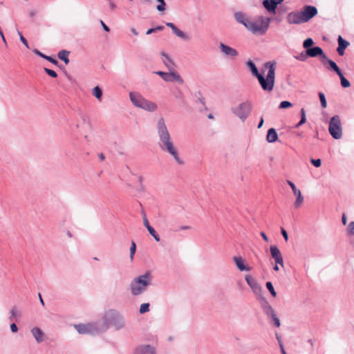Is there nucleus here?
I'll return each instance as SVG.
<instances>
[{
  "mask_svg": "<svg viewBox=\"0 0 354 354\" xmlns=\"http://www.w3.org/2000/svg\"><path fill=\"white\" fill-rule=\"evenodd\" d=\"M156 128L158 139V145L160 150L168 153L179 165H183L184 161L178 154L163 117L158 118Z\"/></svg>",
  "mask_w": 354,
  "mask_h": 354,
  "instance_id": "nucleus-1",
  "label": "nucleus"
},
{
  "mask_svg": "<svg viewBox=\"0 0 354 354\" xmlns=\"http://www.w3.org/2000/svg\"><path fill=\"white\" fill-rule=\"evenodd\" d=\"M246 65L250 68L252 75L257 77L263 91L271 92L274 86L276 62H267L264 64V68L268 70L266 76L259 73L255 64L252 60H248Z\"/></svg>",
  "mask_w": 354,
  "mask_h": 354,
  "instance_id": "nucleus-2",
  "label": "nucleus"
},
{
  "mask_svg": "<svg viewBox=\"0 0 354 354\" xmlns=\"http://www.w3.org/2000/svg\"><path fill=\"white\" fill-rule=\"evenodd\" d=\"M102 320L104 324L103 330L112 328L115 331H120L127 328L125 317L120 312L115 309H111L106 312Z\"/></svg>",
  "mask_w": 354,
  "mask_h": 354,
  "instance_id": "nucleus-3",
  "label": "nucleus"
},
{
  "mask_svg": "<svg viewBox=\"0 0 354 354\" xmlns=\"http://www.w3.org/2000/svg\"><path fill=\"white\" fill-rule=\"evenodd\" d=\"M151 281L152 276L149 272L133 278L129 284L131 295L136 297L143 294L151 285Z\"/></svg>",
  "mask_w": 354,
  "mask_h": 354,
  "instance_id": "nucleus-4",
  "label": "nucleus"
},
{
  "mask_svg": "<svg viewBox=\"0 0 354 354\" xmlns=\"http://www.w3.org/2000/svg\"><path fill=\"white\" fill-rule=\"evenodd\" d=\"M129 95V100L135 107L151 113L158 110V105L155 102L147 100L140 93L131 91Z\"/></svg>",
  "mask_w": 354,
  "mask_h": 354,
  "instance_id": "nucleus-5",
  "label": "nucleus"
},
{
  "mask_svg": "<svg viewBox=\"0 0 354 354\" xmlns=\"http://www.w3.org/2000/svg\"><path fill=\"white\" fill-rule=\"evenodd\" d=\"M270 19L268 17H259L257 20H250L246 28L254 34L263 35L268 30Z\"/></svg>",
  "mask_w": 354,
  "mask_h": 354,
  "instance_id": "nucleus-6",
  "label": "nucleus"
},
{
  "mask_svg": "<svg viewBox=\"0 0 354 354\" xmlns=\"http://www.w3.org/2000/svg\"><path fill=\"white\" fill-rule=\"evenodd\" d=\"M328 131L334 139L339 140L342 137V126L339 115H335L330 118Z\"/></svg>",
  "mask_w": 354,
  "mask_h": 354,
  "instance_id": "nucleus-7",
  "label": "nucleus"
},
{
  "mask_svg": "<svg viewBox=\"0 0 354 354\" xmlns=\"http://www.w3.org/2000/svg\"><path fill=\"white\" fill-rule=\"evenodd\" d=\"M73 326L79 334L94 335L102 331L98 324L96 322L74 324Z\"/></svg>",
  "mask_w": 354,
  "mask_h": 354,
  "instance_id": "nucleus-8",
  "label": "nucleus"
},
{
  "mask_svg": "<svg viewBox=\"0 0 354 354\" xmlns=\"http://www.w3.org/2000/svg\"><path fill=\"white\" fill-rule=\"evenodd\" d=\"M252 109V105L249 102L241 103L236 107L232 109V112L240 120L244 122L249 116Z\"/></svg>",
  "mask_w": 354,
  "mask_h": 354,
  "instance_id": "nucleus-9",
  "label": "nucleus"
},
{
  "mask_svg": "<svg viewBox=\"0 0 354 354\" xmlns=\"http://www.w3.org/2000/svg\"><path fill=\"white\" fill-rule=\"evenodd\" d=\"M156 73L160 76L165 82H177L180 84H183L184 83L183 79L176 71H172L170 73L157 71Z\"/></svg>",
  "mask_w": 354,
  "mask_h": 354,
  "instance_id": "nucleus-10",
  "label": "nucleus"
},
{
  "mask_svg": "<svg viewBox=\"0 0 354 354\" xmlns=\"http://www.w3.org/2000/svg\"><path fill=\"white\" fill-rule=\"evenodd\" d=\"M317 14V9L313 6H306L300 12V15L304 23L308 21Z\"/></svg>",
  "mask_w": 354,
  "mask_h": 354,
  "instance_id": "nucleus-11",
  "label": "nucleus"
},
{
  "mask_svg": "<svg viewBox=\"0 0 354 354\" xmlns=\"http://www.w3.org/2000/svg\"><path fill=\"white\" fill-rule=\"evenodd\" d=\"M245 280L247 284L252 289V292L254 294H256L257 296H259L261 294L262 288L257 283V280L254 278H253L252 276H250L249 274H247L245 276Z\"/></svg>",
  "mask_w": 354,
  "mask_h": 354,
  "instance_id": "nucleus-12",
  "label": "nucleus"
},
{
  "mask_svg": "<svg viewBox=\"0 0 354 354\" xmlns=\"http://www.w3.org/2000/svg\"><path fill=\"white\" fill-rule=\"evenodd\" d=\"M219 48L221 53L230 59H235L239 56L238 51L222 42L219 43Z\"/></svg>",
  "mask_w": 354,
  "mask_h": 354,
  "instance_id": "nucleus-13",
  "label": "nucleus"
},
{
  "mask_svg": "<svg viewBox=\"0 0 354 354\" xmlns=\"http://www.w3.org/2000/svg\"><path fill=\"white\" fill-rule=\"evenodd\" d=\"M287 183L291 187L292 192L295 196H296L297 198L294 203V205L295 208H299L304 203V197L301 195V192L299 189H298L295 185L290 180H288Z\"/></svg>",
  "mask_w": 354,
  "mask_h": 354,
  "instance_id": "nucleus-14",
  "label": "nucleus"
},
{
  "mask_svg": "<svg viewBox=\"0 0 354 354\" xmlns=\"http://www.w3.org/2000/svg\"><path fill=\"white\" fill-rule=\"evenodd\" d=\"M270 254L274 259L275 263L279 264L281 267H284L283 260L281 253L277 245H271L270 248Z\"/></svg>",
  "mask_w": 354,
  "mask_h": 354,
  "instance_id": "nucleus-15",
  "label": "nucleus"
},
{
  "mask_svg": "<svg viewBox=\"0 0 354 354\" xmlns=\"http://www.w3.org/2000/svg\"><path fill=\"white\" fill-rule=\"evenodd\" d=\"M133 354H156V351L153 346L142 344L135 348Z\"/></svg>",
  "mask_w": 354,
  "mask_h": 354,
  "instance_id": "nucleus-16",
  "label": "nucleus"
},
{
  "mask_svg": "<svg viewBox=\"0 0 354 354\" xmlns=\"http://www.w3.org/2000/svg\"><path fill=\"white\" fill-rule=\"evenodd\" d=\"M306 54L307 56H309L310 57L320 56L323 59H327V56L326 55V54H324L322 48L319 46H315L307 49L306 50Z\"/></svg>",
  "mask_w": 354,
  "mask_h": 354,
  "instance_id": "nucleus-17",
  "label": "nucleus"
},
{
  "mask_svg": "<svg viewBox=\"0 0 354 354\" xmlns=\"http://www.w3.org/2000/svg\"><path fill=\"white\" fill-rule=\"evenodd\" d=\"M166 26L169 27L173 32L178 37L181 38L182 39L185 41H189L190 39L189 36L188 34L184 32L183 31L180 30L177 26L171 22L166 23Z\"/></svg>",
  "mask_w": 354,
  "mask_h": 354,
  "instance_id": "nucleus-18",
  "label": "nucleus"
},
{
  "mask_svg": "<svg viewBox=\"0 0 354 354\" xmlns=\"http://www.w3.org/2000/svg\"><path fill=\"white\" fill-rule=\"evenodd\" d=\"M286 20L289 24H300L304 23L300 12H291L288 13Z\"/></svg>",
  "mask_w": 354,
  "mask_h": 354,
  "instance_id": "nucleus-19",
  "label": "nucleus"
},
{
  "mask_svg": "<svg viewBox=\"0 0 354 354\" xmlns=\"http://www.w3.org/2000/svg\"><path fill=\"white\" fill-rule=\"evenodd\" d=\"M283 1V0H263V5L268 11L275 13L277 6Z\"/></svg>",
  "mask_w": 354,
  "mask_h": 354,
  "instance_id": "nucleus-20",
  "label": "nucleus"
},
{
  "mask_svg": "<svg viewBox=\"0 0 354 354\" xmlns=\"http://www.w3.org/2000/svg\"><path fill=\"white\" fill-rule=\"evenodd\" d=\"M30 333L37 343L39 344L44 341L45 334L40 328L37 326L33 327L30 330Z\"/></svg>",
  "mask_w": 354,
  "mask_h": 354,
  "instance_id": "nucleus-21",
  "label": "nucleus"
},
{
  "mask_svg": "<svg viewBox=\"0 0 354 354\" xmlns=\"http://www.w3.org/2000/svg\"><path fill=\"white\" fill-rule=\"evenodd\" d=\"M233 261L239 271H250L251 268L245 265L244 260L241 257H234Z\"/></svg>",
  "mask_w": 354,
  "mask_h": 354,
  "instance_id": "nucleus-22",
  "label": "nucleus"
},
{
  "mask_svg": "<svg viewBox=\"0 0 354 354\" xmlns=\"http://www.w3.org/2000/svg\"><path fill=\"white\" fill-rule=\"evenodd\" d=\"M338 41V47H337V53L339 55L342 56L344 54L345 49L349 45V42L346 40L344 39L342 36H339L337 39Z\"/></svg>",
  "mask_w": 354,
  "mask_h": 354,
  "instance_id": "nucleus-23",
  "label": "nucleus"
},
{
  "mask_svg": "<svg viewBox=\"0 0 354 354\" xmlns=\"http://www.w3.org/2000/svg\"><path fill=\"white\" fill-rule=\"evenodd\" d=\"M278 135L276 130L273 128L270 129L268 131L266 140L268 142L272 143L277 140Z\"/></svg>",
  "mask_w": 354,
  "mask_h": 354,
  "instance_id": "nucleus-24",
  "label": "nucleus"
},
{
  "mask_svg": "<svg viewBox=\"0 0 354 354\" xmlns=\"http://www.w3.org/2000/svg\"><path fill=\"white\" fill-rule=\"evenodd\" d=\"M160 55L162 57H164V64L169 69L173 68L174 66V63L170 56L165 52H161Z\"/></svg>",
  "mask_w": 354,
  "mask_h": 354,
  "instance_id": "nucleus-25",
  "label": "nucleus"
},
{
  "mask_svg": "<svg viewBox=\"0 0 354 354\" xmlns=\"http://www.w3.org/2000/svg\"><path fill=\"white\" fill-rule=\"evenodd\" d=\"M234 17L239 23L243 24L246 28L250 19L247 18L244 14L241 12H236Z\"/></svg>",
  "mask_w": 354,
  "mask_h": 354,
  "instance_id": "nucleus-26",
  "label": "nucleus"
},
{
  "mask_svg": "<svg viewBox=\"0 0 354 354\" xmlns=\"http://www.w3.org/2000/svg\"><path fill=\"white\" fill-rule=\"evenodd\" d=\"M68 55L69 51L62 50L58 53L57 56L59 59L62 60L66 64H68L69 63Z\"/></svg>",
  "mask_w": 354,
  "mask_h": 354,
  "instance_id": "nucleus-27",
  "label": "nucleus"
},
{
  "mask_svg": "<svg viewBox=\"0 0 354 354\" xmlns=\"http://www.w3.org/2000/svg\"><path fill=\"white\" fill-rule=\"evenodd\" d=\"M21 313L18 310L16 306H12L10 310L9 319L13 321L16 317H20Z\"/></svg>",
  "mask_w": 354,
  "mask_h": 354,
  "instance_id": "nucleus-28",
  "label": "nucleus"
},
{
  "mask_svg": "<svg viewBox=\"0 0 354 354\" xmlns=\"http://www.w3.org/2000/svg\"><path fill=\"white\" fill-rule=\"evenodd\" d=\"M326 62L330 65V68L338 75L340 73H342V71H340V69L339 68V67L337 66V65L336 64V63L331 60V59H329L327 58V59H325Z\"/></svg>",
  "mask_w": 354,
  "mask_h": 354,
  "instance_id": "nucleus-29",
  "label": "nucleus"
},
{
  "mask_svg": "<svg viewBox=\"0 0 354 354\" xmlns=\"http://www.w3.org/2000/svg\"><path fill=\"white\" fill-rule=\"evenodd\" d=\"M338 76L340 78L341 85L342 87L348 88L351 86L349 81L344 76L342 73H340L339 74H338Z\"/></svg>",
  "mask_w": 354,
  "mask_h": 354,
  "instance_id": "nucleus-30",
  "label": "nucleus"
},
{
  "mask_svg": "<svg viewBox=\"0 0 354 354\" xmlns=\"http://www.w3.org/2000/svg\"><path fill=\"white\" fill-rule=\"evenodd\" d=\"M92 94L97 99V100H100V98L102 97V89L98 86H95L93 88V91H92Z\"/></svg>",
  "mask_w": 354,
  "mask_h": 354,
  "instance_id": "nucleus-31",
  "label": "nucleus"
},
{
  "mask_svg": "<svg viewBox=\"0 0 354 354\" xmlns=\"http://www.w3.org/2000/svg\"><path fill=\"white\" fill-rule=\"evenodd\" d=\"M146 228L147 229L149 233L154 238V239L158 242L160 241V236L156 233V230L151 226H147Z\"/></svg>",
  "mask_w": 354,
  "mask_h": 354,
  "instance_id": "nucleus-32",
  "label": "nucleus"
},
{
  "mask_svg": "<svg viewBox=\"0 0 354 354\" xmlns=\"http://www.w3.org/2000/svg\"><path fill=\"white\" fill-rule=\"evenodd\" d=\"M259 299L261 301V305L263 308V310L267 308V306H270V304L267 301V299L261 295V294L259 296H257Z\"/></svg>",
  "mask_w": 354,
  "mask_h": 354,
  "instance_id": "nucleus-33",
  "label": "nucleus"
},
{
  "mask_svg": "<svg viewBox=\"0 0 354 354\" xmlns=\"http://www.w3.org/2000/svg\"><path fill=\"white\" fill-rule=\"evenodd\" d=\"M158 2V5L156 6V9L159 12H164L166 10V3L165 0H156Z\"/></svg>",
  "mask_w": 354,
  "mask_h": 354,
  "instance_id": "nucleus-34",
  "label": "nucleus"
},
{
  "mask_svg": "<svg viewBox=\"0 0 354 354\" xmlns=\"http://www.w3.org/2000/svg\"><path fill=\"white\" fill-rule=\"evenodd\" d=\"M263 312L268 317H274V315H275V312L270 305L269 306H267V308L263 310Z\"/></svg>",
  "mask_w": 354,
  "mask_h": 354,
  "instance_id": "nucleus-35",
  "label": "nucleus"
},
{
  "mask_svg": "<svg viewBox=\"0 0 354 354\" xmlns=\"http://www.w3.org/2000/svg\"><path fill=\"white\" fill-rule=\"evenodd\" d=\"M149 311V304L144 303L140 305L139 312L140 314H144Z\"/></svg>",
  "mask_w": 354,
  "mask_h": 354,
  "instance_id": "nucleus-36",
  "label": "nucleus"
},
{
  "mask_svg": "<svg viewBox=\"0 0 354 354\" xmlns=\"http://www.w3.org/2000/svg\"><path fill=\"white\" fill-rule=\"evenodd\" d=\"M266 288H268V290L270 291V294L272 295V297H275L277 296V293L274 289V287H273V285L272 283V282L270 281H268L266 284Z\"/></svg>",
  "mask_w": 354,
  "mask_h": 354,
  "instance_id": "nucleus-37",
  "label": "nucleus"
},
{
  "mask_svg": "<svg viewBox=\"0 0 354 354\" xmlns=\"http://www.w3.org/2000/svg\"><path fill=\"white\" fill-rule=\"evenodd\" d=\"M319 100H320L322 107V108H326V106H327V102H326V99L325 97L324 94L323 93H322V92H319Z\"/></svg>",
  "mask_w": 354,
  "mask_h": 354,
  "instance_id": "nucleus-38",
  "label": "nucleus"
},
{
  "mask_svg": "<svg viewBox=\"0 0 354 354\" xmlns=\"http://www.w3.org/2000/svg\"><path fill=\"white\" fill-rule=\"evenodd\" d=\"M313 44V40L311 38H308L304 40L303 43V47L304 48L308 49Z\"/></svg>",
  "mask_w": 354,
  "mask_h": 354,
  "instance_id": "nucleus-39",
  "label": "nucleus"
},
{
  "mask_svg": "<svg viewBox=\"0 0 354 354\" xmlns=\"http://www.w3.org/2000/svg\"><path fill=\"white\" fill-rule=\"evenodd\" d=\"M346 232L348 234L354 235V221L349 223Z\"/></svg>",
  "mask_w": 354,
  "mask_h": 354,
  "instance_id": "nucleus-40",
  "label": "nucleus"
},
{
  "mask_svg": "<svg viewBox=\"0 0 354 354\" xmlns=\"http://www.w3.org/2000/svg\"><path fill=\"white\" fill-rule=\"evenodd\" d=\"M136 250V243L133 241H132L131 245L130 247V258L131 260L133 259V256L135 254Z\"/></svg>",
  "mask_w": 354,
  "mask_h": 354,
  "instance_id": "nucleus-41",
  "label": "nucleus"
},
{
  "mask_svg": "<svg viewBox=\"0 0 354 354\" xmlns=\"http://www.w3.org/2000/svg\"><path fill=\"white\" fill-rule=\"evenodd\" d=\"M292 106V104L290 102L283 101L280 103L279 108V109H286V108L291 107Z\"/></svg>",
  "mask_w": 354,
  "mask_h": 354,
  "instance_id": "nucleus-42",
  "label": "nucleus"
},
{
  "mask_svg": "<svg viewBox=\"0 0 354 354\" xmlns=\"http://www.w3.org/2000/svg\"><path fill=\"white\" fill-rule=\"evenodd\" d=\"M17 33H18V35L19 36V39H20L21 41L25 45V46L27 48H29V46H28V41L26 39V38L22 35L21 32L19 30H17Z\"/></svg>",
  "mask_w": 354,
  "mask_h": 354,
  "instance_id": "nucleus-43",
  "label": "nucleus"
},
{
  "mask_svg": "<svg viewBox=\"0 0 354 354\" xmlns=\"http://www.w3.org/2000/svg\"><path fill=\"white\" fill-rule=\"evenodd\" d=\"M44 71L48 75H50L52 77H57V73L53 70H51V69H49L47 68H44Z\"/></svg>",
  "mask_w": 354,
  "mask_h": 354,
  "instance_id": "nucleus-44",
  "label": "nucleus"
},
{
  "mask_svg": "<svg viewBox=\"0 0 354 354\" xmlns=\"http://www.w3.org/2000/svg\"><path fill=\"white\" fill-rule=\"evenodd\" d=\"M310 162L316 167H319L322 165V161L320 159H311Z\"/></svg>",
  "mask_w": 354,
  "mask_h": 354,
  "instance_id": "nucleus-45",
  "label": "nucleus"
},
{
  "mask_svg": "<svg viewBox=\"0 0 354 354\" xmlns=\"http://www.w3.org/2000/svg\"><path fill=\"white\" fill-rule=\"evenodd\" d=\"M272 318V320L274 322V325L277 326V327H279L280 326V320L277 317L276 314L274 315V317H271Z\"/></svg>",
  "mask_w": 354,
  "mask_h": 354,
  "instance_id": "nucleus-46",
  "label": "nucleus"
},
{
  "mask_svg": "<svg viewBox=\"0 0 354 354\" xmlns=\"http://www.w3.org/2000/svg\"><path fill=\"white\" fill-rule=\"evenodd\" d=\"M44 59L49 61L50 62H51L53 64H57V63H58L55 59H54L50 56L45 55Z\"/></svg>",
  "mask_w": 354,
  "mask_h": 354,
  "instance_id": "nucleus-47",
  "label": "nucleus"
},
{
  "mask_svg": "<svg viewBox=\"0 0 354 354\" xmlns=\"http://www.w3.org/2000/svg\"><path fill=\"white\" fill-rule=\"evenodd\" d=\"M142 217H143L142 218H143L144 225L145 227L149 226L150 225H149V221H148V219H147V218L146 216V214H145V213L144 212H142Z\"/></svg>",
  "mask_w": 354,
  "mask_h": 354,
  "instance_id": "nucleus-48",
  "label": "nucleus"
},
{
  "mask_svg": "<svg viewBox=\"0 0 354 354\" xmlns=\"http://www.w3.org/2000/svg\"><path fill=\"white\" fill-rule=\"evenodd\" d=\"M10 328L12 333H17L18 331V327L15 323H12L10 326Z\"/></svg>",
  "mask_w": 354,
  "mask_h": 354,
  "instance_id": "nucleus-49",
  "label": "nucleus"
},
{
  "mask_svg": "<svg viewBox=\"0 0 354 354\" xmlns=\"http://www.w3.org/2000/svg\"><path fill=\"white\" fill-rule=\"evenodd\" d=\"M281 234L284 239L287 241L288 240V235L287 232L283 228L281 229Z\"/></svg>",
  "mask_w": 354,
  "mask_h": 354,
  "instance_id": "nucleus-50",
  "label": "nucleus"
},
{
  "mask_svg": "<svg viewBox=\"0 0 354 354\" xmlns=\"http://www.w3.org/2000/svg\"><path fill=\"white\" fill-rule=\"evenodd\" d=\"M32 52L35 54V55H39V57H42V58H44L45 55L44 54H43L42 53H41L39 50L37 49H34L32 50Z\"/></svg>",
  "mask_w": 354,
  "mask_h": 354,
  "instance_id": "nucleus-51",
  "label": "nucleus"
},
{
  "mask_svg": "<svg viewBox=\"0 0 354 354\" xmlns=\"http://www.w3.org/2000/svg\"><path fill=\"white\" fill-rule=\"evenodd\" d=\"M100 24L103 28V29L106 31V32H109L110 31V28L103 22V21H100Z\"/></svg>",
  "mask_w": 354,
  "mask_h": 354,
  "instance_id": "nucleus-52",
  "label": "nucleus"
},
{
  "mask_svg": "<svg viewBox=\"0 0 354 354\" xmlns=\"http://www.w3.org/2000/svg\"><path fill=\"white\" fill-rule=\"evenodd\" d=\"M300 113H301V118L304 119V120H306V112H305L304 109H301Z\"/></svg>",
  "mask_w": 354,
  "mask_h": 354,
  "instance_id": "nucleus-53",
  "label": "nucleus"
},
{
  "mask_svg": "<svg viewBox=\"0 0 354 354\" xmlns=\"http://www.w3.org/2000/svg\"><path fill=\"white\" fill-rule=\"evenodd\" d=\"M342 222L344 225H346L347 223V218L344 214L342 215Z\"/></svg>",
  "mask_w": 354,
  "mask_h": 354,
  "instance_id": "nucleus-54",
  "label": "nucleus"
},
{
  "mask_svg": "<svg viewBox=\"0 0 354 354\" xmlns=\"http://www.w3.org/2000/svg\"><path fill=\"white\" fill-rule=\"evenodd\" d=\"M306 54L304 55V53H301L299 57H297L296 58L297 59L304 61L306 59Z\"/></svg>",
  "mask_w": 354,
  "mask_h": 354,
  "instance_id": "nucleus-55",
  "label": "nucleus"
},
{
  "mask_svg": "<svg viewBox=\"0 0 354 354\" xmlns=\"http://www.w3.org/2000/svg\"><path fill=\"white\" fill-rule=\"evenodd\" d=\"M306 120L301 119L300 121L296 124V127H299L301 125L304 124L306 122Z\"/></svg>",
  "mask_w": 354,
  "mask_h": 354,
  "instance_id": "nucleus-56",
  "label": "nucleus"
},
{
  "mask_svg": "<svg viewBox=\"0 0 354 354\" xmlns=\"http://www.w3.org/2000/svg\"><path fill=\"white\" fill-rule=\"evenodd\" d=\"M0 36H1V39H2V41H3V43L5 44V45L6 46V45H7V41H6V38H5V37H4V35H3V31H2V30H1V33H0Z\"/></svg>",
  "mask_w": 354,
  "mask_h": 354,
  "instance_id": "nucleus-57",
  "label": "nucleus"
},
{
  "mask_svg": "<svg viewBox=\"0 0 354 354\" xmlns=\"http://www.w3.org/2000/svg\"><path fill=\"white\" fill-rule=\"evenodd\" d=\"M131 32H132L133 35H134L135 36H138V32L134 28H131Z\"/></svg>",
  "mask_w": 354,
  "mask_h": 354,
  "instance_id": "nucleus-58",
  "label": "nucleus"
},
{
  "mask_svg": "<svg viewBox=\"0 0 354 354\" xmlns=\"http://www.w3.org/2000/svg\"><path fill=\"white\" fill-rule=\"evenodd\" d=\"M261 236L266 241H268V238L264 232H261Z\"/></svg>",
  "mask_w": 354,
  "mask_h": 354,
  "instance_id": "nucleus-59",
  "label": "nucleus"
},
{
  "mask_svg": "<svg viewBox=\"0 0 354 354\" xmlns=\"http://www.w3.org/2000/svg\"><path fill=\"white\" fill-rule=\"evenodd\" d=\"M156 32V29H155V28H150V29H149V30L147 31L146 34H147V35H150V34H151V33H153V32Z\"/></svg>",
  "mask_w": 354,
  "mask_h": 354,
  "instance_id": "nucleus-60",
  "label": "nucleus"
},
{
  "mask_svg": "<svg viewBox=\"0 0 354 354\" xmlns=\"http://www.w3.org/2000/svg\"><path fill=\"white\" fill-rule=\"evenodd\" d=\"M109 6H110V8H111V10H113V9H115V4L113 1H111L110 0V1H109Z\"/></svg>",
  "mask_w": 354,
  "mask_h": 354,
  "instance_id": "nucleus-61",
  "label": "nucleus"
},
{
  "mask_svg": "<svg viewBox=\"0 0 354 354\" xmlns=\"http://www.w3.org/2000/svg\"><path fill=\"white\" fill-rule=\"evenodd\" d=\"M280 349H281V354H286L283 344H281Z\"/></svg>",
  "mask_w": 354,
  "mask_h": 354,
  "instance_id": "nucleus-62",
  "label": "nucleus"
},
{
  "mask_svg": "<svg viewBox=\"0 0 354 354\" xmlns=\"http://www.w3.org/2000/svg\"><path fill=\"white\" fill-rule=\"evenodd\" d=\"M263 124V118H261V120H260V122H259V123L258 124V127H257L258 129H260L262 127Z\"/></svg>",
  "mask_w": 354,
  "mask_h": 354,
  "instance_id": "nucleus-63",
  "label": "nucleus"
},
{
  "mask_svg": "<svg viewBox=\"0 0 354 354\" xmlns=\"http://www.w3.org/2000/svg\"><path fill=\"white\" fill-rule=\"evenodd\" d=\"M99 158L101 161H102L104 160L105 156L102 153H101L100 154H99Z\"/></svg>",
  "mask_w": 354,
  "mask_h": 354,
  "instance_id": "nucleus-64",
  "label": "nucleus"
}]
</instances>
